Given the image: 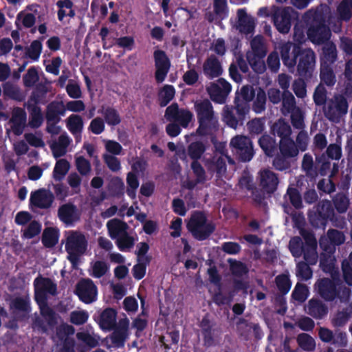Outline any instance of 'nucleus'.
<instances>
[{"label":"nucleus","mask_w":352,"mask_h":352,"mask_svg":"<svg viewBox=\"0 0 352 352\" xmlns=\"http://www.w3.org/2000/svg\"><path fill=\"white\" fill-rule=\"evenodd\" d=\"M34 300L40 307L42 318L36 316L32 321V328L42 333H47L48 329L54 330L58 324V315L47 305V294L55 296L57 285L50 278L41 275L34 280Z\"/></svg>","instance_id":"obj_1"},{"label":"nucleus","mask_w":352,"mask_h":352,"mask_svg":"<svg viewBox=\"0 0 352 352\" xmlns=\"http://www.w3.org/2000/svg\"><path fill=\"white\" fill-rule=\"evenodd\" d=\"M280 56L283 64L289 71L296 67L299 76L309 78L316 65V54L311 48H303L298 44L287 43L280 48Z\"/></svg>","instance_id":"obj_2"},{"label":"nucleus","mask_w":352,"mask_h":352,"mask_svg":"<svg viewBox=\"0 0 352 352\" xmlns=\"http://www.w3.org/2000/svg\"><path fill=\"white\" fill-rule=\"evenodd\" d=\"M308 27L307 37L314 44L321 45L329 41L331 32L326 24L325 17L322 11L310 9L302 16Z\"/></svg>","instance_id":"obj_3"},{"label":"nucleus","mask_w":352,"mask_h":352,"mask_svg":"<svg viewBox=\"0 0 352 352\" xmlns=\"http://www.w3.org/2000/svg\"><path fill=\"white\" fill-rule=\"evenodd\" d=\"M301 168L306 175L311 179H315L318 175L326 176L329 173V177H333L339 171V165L337 162L332 164L330 160L324 156V154L316 155L315 162L309 153L303 155Z\"/></svg>","instance_id":"obj_4"},{"label":"nucleus","mask_w":352,"mask_h":352,"mask_svg":"<svg viewBox=\"0 0 352 352\" xmlns=\"http://www.w3.org/2000/svg\"><path fill=\"white\" fill-rule=\"evenodd\" d=\"M195 110L199 122L197 129L198 134L207 135L218 129V118L214 116L212 104L209 100L195 102Z\"/></svg>","instance_id":"obj_5"},{"label":"nucleus","mask_w":352,"mask_h":352,"mask_svg":"<svg viewBox=\"0 0 352 352\" xmlns=\"http://www.w3.org/2000/svg\"><path fill=\"white\" fill-rule=\"evenodd\" d=\"M186 228L192 236L198 241L208 239L216 228L212 222H208L206 214L201 210H195L192 212Z\"/></svg>","instance_id":"obj_6"},{"label":"nucleus","mask_w":352,"mask_h":352,"mask_svg":"<svg viewBox=\"0 0 352 352\" xmlns=\"http://www.w3.org/2000/svg\"><path fill=\"white\" fill-rule=\"evenodd\" d=\"M87 246L88 241L83 233L77 230L69 232L65 248L68 254L67 259L72 265H77L80 256L87 251Z\"/></svg>","instance_id":"obj_7"},{"label":"nucleus","mask_w":352,"mask_h":352,"mask_svg":"<svg viewBox=\"0 0 352 352\" xmlns=\"http://www.w3.org/2000/svg\"><path fill=\"white\" fill-rule=\"evenodd\" d=\"M334 208L331 201L322 200L308 213L310 224L315 228H324L329 220L334 217Z\"/></svg>","instance_id":"obj_8"},{"label":"nucleus","mask_w":352,"mask_h":352,"mask_svg":"<svg viewBox=\"0 0 352 352\" xmlns=\"http://www.w3.org/2000/svg\"><path fill=\"white\" fill-rule=\"evenodd\" d=\"M331 278L318 279L315 284L318 294L327 302H332L339 296V289L337 287L341 283L339 272L332 273Z\"/></svg>","instance_id":"obj_9"},{"label":"nucleus","mask_w":352,"mask_h":352,"mask_svg":"<svg viewBox=\"0 0 352 352\" xmlns=\"http://www.w3.org/2000/svg\"><path fill=\"white\" fill-rule=\"evenodd\" d=\"M299 14L292 7L276 8L272 19L277 30L282 34L289 32L292 22L298 21Z\"/></svg>","instance_id":"obj_10"},{"label":"nucleus","mask_w":352,"mask_h":352,"mask_svg":"<svg viewBox=\"0 0 352 352\" xmlns=\"http://www.w3.org/2000/svg\"><path fill=\"white\" fill-rule=\"evenodd\" d=\"M75 294L80 301L90 304L97 299L98 288L91 279L82 278L76 284Z\"/></svg>","instance_id":"obj_11"},{"label":"nucleus","mask_w":352,"mask_h":352,"mask_svg":"<svg viewBox=\"0 0 352 352\" xmlns=\"http://www.w3.org/2000/svg\"><path fill=\"white\" fill-rule=\"evenodd\" d=\"M232 90V86L226 79L220 78L217 82H211L207 87L210 99L218 104H223Z\"/></svg>","instance_id":"obj_12"},{"label":"nucleus","mask_w":352,"mask_h":352,"mask_svg":"<svg viewBox=\"0 0 352 352\" xmlns=\"http://www.w3.org/2000/svg\"><path fill=\"white\" fill-rule=\"evenodd\" d=\"M230 146L235 149L241 162L250 161L254 155L251 140L244 135H236L231 139Z\"/></svg>","instance_id":"obj_13"},{"label":"nucleus","mask_w":352,"mask_h":352,"mask_svg":"<svg viewBox=\"0 0 352 352\" xmlns=\"http://www.w3.org/2000/svg\"><path fill=\"white\" fill-rule=\"evenodd\" d=\"M348 111L346 99L341 96H336L334 99L330 100L324 109L325 116L331 121L338 120Z\"/></svg>","instance_id":"obj_14"},{"label":"nucleus","mask_w":352,"mask_h":352,"mask_svg":"<svg viewBox=\"0 0 352 352\" xmlns=\"http://www.w3.org/2000/svg\"><path fill=\"white\" fill-rule=\"evenodd\" d=\"M155 62V78L157 83H162L166 79L171 67L170 60L162 50H155L153 52Z\"/></svg>","instance_id":"obj_15"},{"label":"nucleus","mask_w":352,"mask_h":352,"mask_svg":"<svg viewBox=\"0 0 352 352\" xmlns=\"http://www.w3.org/2000/svg\"><path fill=\"white\" fill-rule=\"evenodd\" d=\"M255 96L254 89L249 85H244L239 92L236 91L234 98V109H237L241 115L248 114L250 110V102Z\"/></svg>","instance_id":"obj_16"},{"label":"nucleus","mask_w":352,"mask_h":352,"mask_svg":"<svg viewBox=\"0 0 352 352\" xmlns=\"http://www.w3.org/2000/svg\"><path fill=\"white\" fill-rule=\"evenodd\" d=\"M54 200V194L45 188H40L32 192L30 197V205L40 209L50 208Z\"/></svg>","instance_id":"obj_17"},{"label":"nucleus","mask_w":352,"mask_h":352,"mask_svg":"<svg viewBox=\"0 0 352 352\" xmlns=\"http://www.w3.org/2000/svg\"><path fill=\"white\" fill-rule=\"evenodd\" d=\"M259 185L264 192L271 195L278 188L279 178L272 170L265 168L258 173Z\"/></svg>","instance_id":"obj_18"},{"label":"nucleus","mask_w":352,"mask_h":352,"mask_svg":"<svg viewBox=\"0 0 352 352\" xmlns=\"http://www.w3.org/2000/svg\"><path fill=\"white\" fill-rule=\"evenodd\" d=\"M58 217L67 226L72 225L79 219L76 206L70 203L61 205L58 210Z\"/></svg>","instance_id":"obj_19"},{"label":"nucleus","mask_w":352,"mask_h":352,"mask_svg":"<svg viewBox=\"0 0 352 352\" xmlns=\"http://www.w3.org/2000/svg\"><path fill=\"white\" fill-rule=\"evenodd\" d=\"M27 114L25 111L21 107H15L13 109L12 116L10 122L12 124L11 129L16 135H21L25 127Z\"/></svg>","instance_id":"obj_20"},{"label":"nucleus","mask_w":352,"mask_h":352,"mask_svg":"<svg viewBox=\"0 0 352 352\" xmlns=\"http://www.w3.org/2000/svg\"><path fill=\"white\" fill-rule=\"evenodd\" d=\"M247 114L241 115L234 106L228 107L226 106L223 109V121L229 127L236 129L237 126L243 124Z\"/></svg>","instance_id":"obj_21"},{"label":"nucleus","mask_w":352,"mask_h":352,"mask_svg":"<svg viewBox=\"0 0 352 352\" xmlns=\"http://www.w3.org/2000/svg\"><path fill=\"white\" fill-rule=\"evenodd\" d=\"M306 313L315 319H322L328 314V307L318 298H311L305 307Z\"/></svg>","instance_id":"obj_22"},{"label":"nucleus","mask_w":352,"mask_h":352,"mask_svg":"<svg viewBox=\"0 0 352 352\" xmlns=\"http://www.w3.org/2000/svg\"><path fill=\"white\" fill-rule=\"evenodd\" d=\"M203 72L208 79L219 77L223 69L219 59L214 56H210L204 63Z\"/></svg>","instance_id":"obj_23"},{"label":"nucleus","mask_w":352,"mask_h":352,"mask_svg":"<svg viewBox=\"0 0 352 352\" xmlns=\"http://www.w3.org/2000/svg\"><path fill=\"white\" fill-rule=\"evenodd\" d=\"M116 310L113 308L108 307L100 314L97 322L101 329L111 331L116 327Z\"/></svg>","instance_id":"obj_24"},{"label":"nucleus","mask_w":352,"mask_h":352,"mask_svg":"<svg viewBox=\"0 0 352 352\" xmlns=\"http://www.w3.org/2000/svg\"><path fill=\"white\" fill-rule=\"evenodd\" d=\"M65 113V107L62 101H52L50 102L46 108L45 118L47 122L60 121V116H63Z\"/></svg>","instance_id":"obj_25"},{"label":"nucleus","mask_w":352,"mask_h":352,"mask_svg":"<svg viewBox=\"0 0 352 352\" xmlns=\"http://www.w3.org/2000/svg\"><path fill=\"white\" fill-rule=\"evenodd\" d=\"M237 16L239 18L237 25L239 31L245 34L253 33L255 28L254 19L248 16L244 9H239L237 10Z\"/></svg>","instance_id":"obj_26"},{"label":"nucleus","mask_w":352,"mask_h":352,"mask_svg":"<svg viewBox=\"0 0 352 352\" xmlns=\"http://www.w3.org/2000/svg\"><path fill=\"white\" fill-rule=\"evenodd\" d=\"M47 92L48 89L45 84H37L32 90L31 95L24 105L33 104L38 106L39 104H44L46 102Z\"/></svg>","instance_id":"obj_27"},{"label":"nucleus","mask_w":352,"mask_h":352,"mask_svg":"<svg viewBox=\"0 0 352 352\" xmlns=\"http://www.w3.org/2000/svg\"><path fill=\"white\" fill-rule=\"evenodd\" d=\"M236 327L241 336H245L252 329L254 338L260 340L263 337V331L258 323L250 322L248 320L240 318L236 322Z\"/></svg>","instance_id":"obj_28"},{"label":"nucleus","mask_w":352,"mask_h":352,"mask_svg":"<svg viewBox=\"0 0 352 352\" xmlns=\"http://www.w3.org/2000/svg\"><path fill=\"white\" fill-rule=\"evenodd\" d=\"M276 285L281 294V296H278L276 298V301L279 302L280 305L285 304V300L283 297L287 294L292 287V281L289 278L288 274H280L275 278Z\"/></svg>","instance_id":"obj_29"},{"label":"nucleus","mask_w":352,"mask_h":352,"mask_svg":"<svg viewBox=\"0 0 352 352\" xmlns=\"http://www.w3.org/2000/svg\"><path fill=\"white\" fill-rule=\"evenodd\" d=\"M107 227L110 237L114 240L127 233L129 228V226L125 221L116 218L109 220L107 223Z\"/></svg>","instance_id":"obj_30"},{"label":"nucleus","mask_w":352,"mask_h":352,"mask_svg":"<svg viewBox=\"0 0 352 352\" xmlns=\"http://www.w3.org/2000/svg\"><path fill=\"white\" fill-rule=\"evenodd\" d=\"M29 112V122L28 125L32 129L39 128L44 120L43 115L42 113L41 108L38 105H24Z\"/></svg>","instance_id":"obj_31"},{"label":"nucleus","mask_w":352,"mask_h":352,"mask_svg":"<svg viewBox=\"0 0 352 352\" xmlns=\"http://www.w3.org/2000/svg\"><path fill=\"white\" fill-rule=\"evenodd\" d=\"M199 327L203 336L204 345L209 347L214 344V340L212 333V324L208 316L203 317L200 322Z\"/></svg>","instance_id":"obj_32"},{"label":"nucleus","mask_w":352,"mask_h":352,"mask_svg":"<svg viewBox=\"0 0 352 352\" xmlns=\"http://www.w3.org/2000/svg\"><path fill=\"white\" fill-rule=\"evenodd\" d=\"M250 46L252 51L248 52L246 56L263 58L266 56L267 50L261 36H256L252 38L250 41Z\"/></svg>","instance_id":"obj_33"},{"label":"nucleus","mask_w":352,"mask_h":352,"mask_svg":"<svg viewBox=\"0 0 352 352\" xmlns=\"http://www.w3.org/2000/svg\"><path fill=\"white\" fill-rule=\"evenodd\" d=\"M337 59V49L333 42L327 41L322 48L321 64L331 65Z\"/></svg>","instance_id":"obj_34"},{"label":"nucleus","mask_w":352,"mask_h":352,"mask_svg":"<svg viewBox=\"0 0 352 352\" xmlns=\"http://www.w3.org/2000/svg\"><path fill=\"white\" fill-rule=\"evenodd\" d=\"M278 149L280 153L290 158L294 157L298 154V148L292 138L280 140Z\"/></svg>","instance_id":"obj_35"},{"label":"nucleus","mask_w":352,"mask_h":352,"mask_svg":"<svg viewBox=\"0 0 352 352\" xmlns=\"http://www.w3.org/2000/svg\"><path fill=\"white\" fill-rule=\"evenodd\" d=\"M272 131L274 135H276L283 140V138H289L292 135L291 126L283 118L278 119L272 126Z\"/></svg>","instance_id":"obj_36"},{"label":"nucleus","mask_w":352,"mask_h":352,"mask_svg":"<svg viewBox=\"0 0 352 352\" xmlns=\"http://www.w3.org/2000/svg\"><path fill=\"white\" fill-rule=\"evenodd\" d=\"M56 6L58 8L57 16L60 21H63L67 16L70 18L75 16L76 12L73 9L74 3L72 0H58L56 2Z\"/></svg>","instance_id":"obj_37"},{"label":"nucleus","mask_w":352,"mask_h":352,"mask_svg":"<svg viewBox=\"0 0 352 352\" xmlns=\"http://www.w3.org/2000/svg\"><path fill=\"white\" fill-rule=\"evenodd\" d=\"M258 144L264 153L268 157H273L276 151V142L274 138L269 135H263L258 140Z\"/></svg>","instance_id":"obj_38"},{"label":"nucleus","mask_w":352,"mask_h":352,"mask_svg":"<svg viewBox=\"0 0 352 352\" xmlns=\"http://www.w3.org/2000/svg\"><path fill=\"white\" fill-rule=\"evenodd\" d=\"M59 234L58 230L50 227L44 230L41 241L43 245L47 248L54 247L58 241Z\"/></svg>","instance_id":"obj_39"},{"label":"nucleus","mask_w":352,"mask_h":352,"mask_svg":"<svg viewBox=\"0 0 352 352\" xmlns=\"http://www.w3.org/2000/svg\"><path fill=\"white\" fill-rule=\"evenodd\" d=\"M104 119V122L109 126H117L121 122V117L118 111L113 107H102L100 111Z\"/></svg>","instance_id":"obj_40"},{"label":"nucleus","mask_w":352,"mask_h":352,"mask_svg":"<svg viewBox=\"0 0 352 352\" xmlns=\"http://www.w3.org/2000/svg\"><path fill=\"white\" fill-rule=\"evenodd\" d=\"M109 195L113 197H120L124 193V184L119 177H113L107 185Z\"/></svg>","instance_id":"obj_41"},{"label":"nucleus","mask_w":352,"mask_h":352,"mask_svg":"<svg viewBox=\"0 0 352 352\" xmlns=\"http://www.w3.org/2000/svg\"><path fill=\"white\" fill-rule=\"evenodd\" d=\"M335 209L339 213H344L349 207L350 199L346 193L338 192L332 199Z\"/></svg>","instance_id":"obj_42"},{"label":"nucleus","mask_w":352,"mask_h":352,"mask_svg":"<svg viewBox=\"0 0 352 352\" xmlns=\"http://www.w3.org/2000/svg\"><path fill=\"white\" fill-rule=\"evenodd\" d=\"M175 89L173 85H165L159 91L158 100L160 107H166L175 97Z\"/></svg>","instance_id":"obj_43"},{"label":"nucleus","mask_w":352,"mask_h":352,"mask_svg":"<svg viewBox=\"0 0 352 352\" xmlns=\"http://www.w3.org/2000/svg\"><path fill=\"white\" fill-rule=\"evenodd\" d=\"M66 125L72 134L81 133L83 129V120L78 114H72L67 118Z\"/></svg>","instance_id":"obj_44"},{"label":"nucleus","mask_w":352,"mask_h":352,"mask_svg":"<svg viewBox=\"0 0 352 352\" xmlns=\"http://www.w3.org/2000/svg\"><path fill=\"white\" fill-rule=\"evenodd\" d=\"M11 309L23 312L25 314L31 311L30 302L28 298L15 297L10 304Z\"/></svg>","instance_id":"obj_45"},{"label":"nucleus","mask_w":352,"mask_h":352,"mask_svg":"<svg viewBox=\"0 0 352 352\" xmlns=\"http://www.w3.org/2000/svg\"><path fill=\"white\" fill-rule=\"evenodd\" d=\"M320 77L321 82L327 86H333L336 81L333 69L328 64H321Z\"/></svg>","instance_id":"obj_46"},{"label":"nucleus","mask_w":352,"mask_h":352,"mask_svg":"<svg viewBox=\"0 0 352 352\" xmlns=\"http://www.w3.org/2000/svg\"><path fill=\"white\" fill-rule=\"evenodd\" d=\"M69 163L65 159H61L56 162L53 170V177L60 182L66 175L69 169Z\"/></svg>","instance_id":"obj_47"},{"label":"nucleus","mask_w":352,"mask_h":352,"mask_svg":"<svg viewBox=\"0 0 352 352\" xmlns=\"http://www.w3.org/2000/svg\"><path fill=\"white\" fill-rule=\"evenodd\" d=\"M206 151V146L202 142L196 141L188 146V154L192 161H198Z\"/></svg>","instance_id":"obj_48"},{"label":"nucleus","mask_w":352,"mask_h":352,"mask_svg":"<svg viewBox=\"0 0 352 352\" xmlns=\"http://www.w3.org/2000/svg\"><path fill=\"white\" fill-rule=\"evenodd\" d=\"M309 265H311L305 261H300L297 263L296 275L298 280L307 281L311 278L313 271Z\"/></svg>","instance_id":"obj_49"},{"label":"nucleus","mask_w":352,"mask_h":352,"mask_svg":"<svg viewBox=\"0 0 352 352\" xmlns=\"http://www.w3.org/2000/svg\"><path fill=\"white\" fill-rule=\"evenodd\" d=\"M44 37H41V40L33 41L30 47L26 49L25 56L33 60H38L42 52L43 45L41 41Z\"/></svg>","instance_id":"obj_50"},{"label":"nucleus","mask_w":352,"mask_h":352,"mask_svg":"<svg viewBox=\"0 0 352 352\" xmlns=\"http://www.w3.org/2000/svg\"><path fill=\"white\" fill-rule=\"evenodd\" d=\"M285 196L288 197L290 204L295 209L298 210L302 208V196L297 188L289 186Z\"/></svg>","instance_id":"obj_51"},{"label":"nucleus","mask_w":352,"mask_h":352,"mask_svg":"<svg viewBox=\"0 0 352 352\" xmlns=\"http://www.w3.org/2000/svg\"><path fill=\"white\" fill-rule=\"evenodd\" d=\"M267 96L265 91L263 89L257 91L256 98L253 102L252 110L256 113H261L265 111L266 108Z\"/></svg>","instance_id":"obj_52"},{"label":"nucleus","mask_w":352,"mask_h":352,"mask_svg":"<svg viewBox=\"0 0 352 352\" xmlns=\"http://www.w3.org/2000/svg\"><path fill=\"white\" fill-rule=\"evenodd\" d=\"M289 248L294 257L299 258L302 255L305 247L300 236H294L289 241Z\"/></svg>","instance_id":"obj_53"},{"label":"nucleus","mask_w":352,"mask_h":352,"mask_svg":"<svg viewBox=\"0 0 352 352\" xmlns=\"http://www.w3.org/2000/svg\"><path fill=\"white\" fill-rule=\"evenodd\" d=\"M21 19V23L25 28H32L36 23V17L32 13H25L20 12L16 19L15 25L20 29L19 21Z\"/></svg>","instance_id":"obj_54"},{"label":"nucleus","mask_w":352,"mask_h":352,"mask_svg":"<svg viewBox=\"0 0 352 352\" xmlns=\"http://www.w3.org/2000/svg\"><path fill=\"white\" fill-rule=\"evenodd\" d=\"M338 142L337 140L336 143L330 144L327 146L326 151L322 154H324V156L329 160H339L342 157V147L341 142L338 143Z\"/></svg>","instance_id":"obj_55"},{"label":"nucleus","mask_w":352,"mask_h":352,"mask_svg":"<svg viewBox=\"0 0 352 352\" xmlns=\"http://www.w3.org/2000/svg\"><path fill=\"white\" fill-rule=\"evenodd\" d=\"M116 244L122 252L131 249L135 244L134 238L130 236L128 232L116 239Z\"/></svg>","instance_id":"obj_56"},{"label":"nucleus","mask_w":352,"mask_h":352,"mask_svg":"<svg viewBox=\"0 0 352 352\" xmlns=\"http://www.w3.org/2000/svg\"><path fill=\"white\" fill-rule=\"evenodd\" d=\"M228 261L231 272L234 276L241 277L248 273V268L244 263L231 258Z\"/></svg>","instance_id":"obj_57"},{"label":"nucleus","mask_w":352,"mask_h":352,"mask_svg":"<svg viewBox=\"0 0 352 352\" xmlns=\"http://www.w3.org/2000/svg\"><path fill=\"white\" fill-rule=\"evenodd\" d=\"M282 111L292 112L296 107V100L293 94L289 91H283L282 94Z\"/></svg>","instance_id":"obj_58"},{"label":"nucleus","mask_w":352,"mask_h":352,"mask_svg":"<svg viewBox=\"0 0 352 352\" xmlns=\"http://www.w3.org/2000/svg\"><path fill=\"white\" fill-rule=\"evenodd\" d=\"M39 80L38 71L34 66L30 67L23 77V85L25 87H32Z\"/></svg>","instance_id":"obj_59"},{"label":"nucleus","mask_w":352,"mask_h":352,"mask_svg":"<svg viewBox=\"0 0 352 352\" xmlns=\"http://www.w3.org/2000/svg\"><path fill=\"white\" fill-rule=\"evenodd\" d=\"M41 230V225L37 221H31L28 227L24 230L22 237L30 239L37 236Z\"/></svg>","instance_id":"obj_60"},{"label":"nucleus","mask_w":352,"mask_h":352,"mask_svg":"<svg viewBox=\"0 0 352 352\" xmlns=\"http://www.w3.org/2000/svg\"><path fill=\"white\" fill-rule=\"evenodd\" d=\"M289 159L290 157L284 156L281 153H278L274 156L272 165L277 170H286L290 167Z\"/></svg>","instance_id":"obj_61"},{"label":"nucleus","mask_w":352,"mask_h":352,"mask_svg":"<svg viewBox=\"0 0 352 352\" xmlns=\"http://www.w3.org/2000/svg\"><path fill=\"white\" fill-rule=\"evenodd\" d=\"M307 287L304 284L298 283L292 293V297L299 302H303L307 298Z\"/></svg>","instance_id":"obj_62"},{"label":"nucleus","mask_w":352,"mask_h":352,"mask_svg":"<svg viewBox=\"0 0 352 352\" xmlns=\"http://www.w3.org/2000/svg\"><path fill=\"white\" fill-rule=\"evenodd\" d=\"M297 341L299 346L304 350L313 351L316 347L314 338L307 333L299 334Z\"/></svg>","instance_id":"obj_63"},{"label":"nucleus","mask_w":352,"mask_h":352,"mask_svg":"<svg viewBox=\"0 0 352 352\" xmlns=\"http://www.w3.org/2000/svg\"><path fill=\"white\" fill-rule=\"evenodd\" d=\"M213 8L214 14L221 19H224L228 16L227 0H214Z\"/></svg>","instance_id":"obj_64"}]
</instances>
